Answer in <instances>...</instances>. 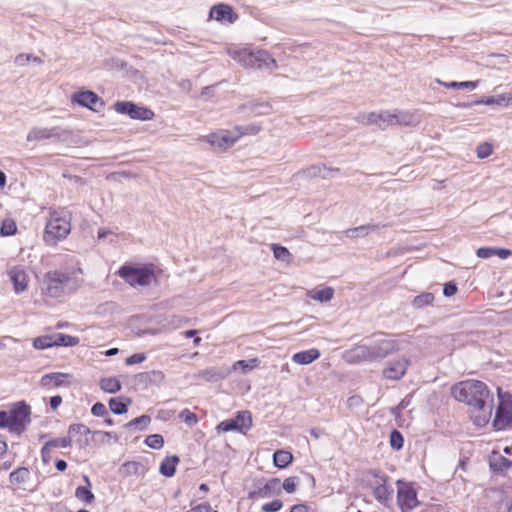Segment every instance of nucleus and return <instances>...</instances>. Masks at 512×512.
<instances>
[{
    "label": "nucleus",
    "instance_id": "f257e3e1",
    "mask_svg": "<svg viewBox=\"0 0 512 512\" xmlns=\"http://www.w3.org/2000/svg\"><path fill=\"white\" fill-rule=\"evenodd\" d=\"M452 395L457 401L464 402L467 405L484 413L486 416L492 414V398L486 384L478 380L462 381L452 387Z\"/></svg>",
    "mask_w": 512,
    "mask_h": 512
},
{
    "label": "nucleus",
    "instance_id": "f03ea898",
    "mask_svg": "<svg viewBox=\"0 0 512 512\" xmlns=\"http://www.w3.org/2000/svg\"><path fill=\"white\" fill-rule=\"evenodd\" d=\"M71 231V212L66 208H59L50 212L45 226L44 241L53 245L65 239Z\"/></svg>",
    "mask_w": 512,
    "mask_h": 512
},
{
    "label": "nucleus",
    "instance_id": "7ed1b4c3",
    "mask_svg": "<svg viewBox=\"0 0 512 512\" xmlns=\"http://www.w3.org/2000/svg\"><path fill=\"white\" fill-rule=\"evenodd\" d=\"M79 285L75 272L50 271L43 281V292L49 297L58 298L72 292Z\"/></svg>",
    "mask_w": 512,
    "mask_h": 512
},
{
    "label": "nucleus",
    "instance_id": "20e7f679",
    "mask_svg": "<svg viewBox=\"0 0 512 512\" xmlns=\"http://www.w3.org/2000/svg\"><path fill=\"white\" fill-rule=\"evenodd\" d=\"M227 54L239 62L245 68H273L276 67V60L265 50H250L230 46L226 49Z\"/></svg>",
    "mask_w": 512,
    "mask_h": 512
},
{
    "label": "nucleus",
    "instance_id": "39448f33",
    "mask_svg": "<svg viewBox=\"0 0 512 512\" xmlns=\"http://www.w3.org/2000/svg\"><path fill=\"white\" fill-rule=\"evenodd\" d=\"M117 274L132 287L148 286L156 281L153 265L124 264Z\"/></svg>",
    "mask_w": 512,
    "mask_h": 512
},
{
    "label": "nucleus",
    "instance_id": "423d86ee",
    "mask_svg": "<svg viewBox=\"0 0 512 512\" xmlns=\"http://www.w3.org/2000/svg\"><path fill=\"white\" fill-rule=\"evenodd\" d=\"M368 346L373 362L383 360L399 350L398 341L382 333L374 334Z\"/></svg>",
    "mask_w": 512,
    "mask_h": 512
},
{
    "label": "nucleus",
    "instance_id": "0eeeda50",
    "mask_svg": "<svg viewBox=\"0 0 512 512\" xmlns=\"http://www.w3.org/2000/svg\"><path fill=\"white\" fill-rule=\"evenodd\" d=\"M7 413V428L10 432L20 434L30 423V407L25 402H18L14 404Z\"/></svg>",
    "mask_w": 512,
    "mask_h": 512
},
{
    "label": "nucleus",
    "instance_id": "6e6552de",
    "mask_svg": "<svg viewBox=\"0 0 512 512\" xmlns=\"http://www.w3.org/2000/svg\"><path fill=\"white\" fill-rule=\"evenodd\" d=\"M499 406L493 421L496 430H504L512 424V396L498 388Z\"/></svg>",
    "mask_w": 512,
    "mask_h": 512
},
{
    "label": "nucleus",
    "instance_id": "1a4fd4ad",
    "mask_svg": "<svg viewBox=\"0 0 512 512\" xmlns=\"http://www.w3.org/2000/svg\"><path fill=\"white\" fill-rule=\"evenodd\" d=\"M397 503L402 512H409L419 505L417 493L411 484L398 480Z\"/></svg>",
    "mask_w": 512,
    "mask_h": 512
},
{
    "label": "nucleus",
    "instance_id": "9d476101",
    "mask_svg": "<svg viewBox=\"0 0 512 512\" xmlns=\"http://www.w3.org/2000/svg\"><path fill=\"white\" fill-rule=\"evenodd\" d=\"M79 342L78 338L62 334L55 333L51 335H44L34 339L33 346L36 349L42 350L51 348L54 346H66L71 347L77 345Z\"/></svg>",
    "mask_w": 512,
    "mask_h": 512
},
{
    "label": "nucleus",
    "instance_id": "9b49d317",
    "mask_svg": "<svg viewBox=\"0 0 512 512\" xmlns=\"http://www.w3.org/2000/svg\"><path fill=\"white\" fill-rule=\"evenodd\" d=\"M114 108L118 113L129 115L132 119L151 120L154 117V113L150 109L137 106L129 101H118Z\"/></svg>",
    "mask_w": 512,
    "mask_h": 512
},
{
    "label": "nucleus",
    "instance_id": "f8f14e48",
    "mask_svg": "<svg viewBox=\"0 0 512 512\" xmlns=\"http://www.w3.org/2000/svg\"><path fill=\"white\" fill-rule=\"evenodd\" d=\"M239 137L240 134H234L230 131L221 130L219 132L207 135L205 139L209 144H211V146L225 150L233 146Z\"/></svg>",
    "mask_w": 512,
    "mask_h": 512
},
{
    "label": "nucleus",
    "instance_id": "ddd939ff",
    "mask_svg": "<svg viewBox=\"0 0 512 512\" xmlns=\"http://www.w3.org/2000/svg\"><path fill=\"white\" fill-rule=\"evenodd\" d=\"M72 101L93 111H99V109L104 105L101 98L92 91H82L75 93L72 96Z\"/></svg>",
    "mask_w": 512,
    "mask_h": 512
},
{
    "label": "nucleus",
    "instance_id": "4468645a",
    "mask_svg": "<svg viewBox=\"0 0 512 512\" xmlns=\"http://www.w3.org/2000/svg\"><path fill=\"white\" fill-rule=\"evenodd\" d=\"M344 358L348 363L373 362L368 343L356 345L345 352Z\"/></svg>",
    "mask_w": 512,
    "mask_h": 512
},
{
    "label": "nucleus",
    "instance_id": "2eb2a0df",
    "mask_svg": "<svg viewBox=\"0 0 512 512\" xmlns=\"http://www.w3.org/2000/svg\"><path fill=\"white\" fill-rule=\"evenodd\" d=\"M408 366L409 360L406 358L391 361L383 370V376L390 380H399L405 375Z\"/></svg>",
    "mask_w": 512,
    "mask_h": 512
},
{
    "label": "nucleus",
    "instance_id": "dca6fc26",
    "mask_svg": "<svg viewBox=\"0 0 512 512\" xmlns=\"http://www.w3.org/2000/svg\"><path fill=\"white\" fill-rule=\"evenodd\" d=\"M15 293L24 292L28 287V275L23 267L14 266L8 271Z\"/></svg>",
    "mask_w": 512,
    "mask_h": 512
},
{
    "label": "nucleus",
    "instance_id": "f3484780",
    "mask_svg": "<svg viewBox=\"0 0 512 512\" xmlns=\"http://www.w3.org/2000/svg\"><path fill=\"white\" fill-rule=\"evenodd\" d=\"M209 17L218 22L227 21L228 23H233L237 19L233 9L226 4L214 5L210 9Z\"/></svg>",
    "mask_w": 512,
    "mask_h": 512
},
{
    "label": "nucleus",
    "instance_id": "a211bd4d",
    "mask_svg": "<svg viewBox=\"0 0 512 512\" xmlns=\"http://www.w3.org/2000/svg\"><path fill=\"white\" fill-rule=\"evenodd\" d=\"M59 137H60V131H59L58 127H52V128L34 127L29 131L26 139L29 142H33V141H42V140H48L51 138H59Z\"/></svg>",
    "mask_w": 512,
    "mask_h": 512
},
{
    "label": "nucleus",
    "instance_id": "6ab92c4d",
    "mask_svg": "<svg viewBox=\"0 0 512 512\" xmlns=\"http://www.w3.org/2000/svg\"><path fill=\"white\" fill-rule=\"evenodd\" d=\"M71 378L70 374L54 372L43 375L40 382L42 386L65 387L70 384Z\"/></svg>",
    "mask_w": 512,
    "mask_h": 512
},
{
    "label": "nucleus",
    "instance_id": "aec40b11",
    "mask_svg": "<svg viewBox=\"0 0 512 512\" xmlns=\"http://www.w3.org/2000/svg\"><path fill=\"white\" fill-rule=\"evenodd\" d=\"M372 494L379 504L388 509L393 507L394 489L387 483L382 487H376Z\"/></svg>",
    "mask_w": 512,
    "mask_h": 512
},
{
    "label": "nucleus",
    "instance_id": "412c9836",
    "mask_svg": "<svg viewBox=\"0 0 512 512\" xmlns=\"http://www.w3.org/2000/svg\"><path fill=\"white\" fill-rule=\"evenodd\" d=\"M281 493V482L278 478L268 480L263 486L253 492L259 498H269Z\"/></svg>",
    "mask_w": 512,
    "mask_h": 512
},
{
    "label": "nucleus",
    "instance_id": "4be33fe9",
    "mask_svg": "<svg viewBox=\"0 0 512 512\" xmlns=\"http://www.w3.org/2000/svg\"><path fill=\"white\" fill-rule=\"evenodd\" d=\"M231 373V369L228 367H209L203 370H200L197 374L199 378H202L206 381H218L220 379H224Z\"/></svg>",
    "mask_w": 512,
    "mask_h": 512
},
{
    "label": "nucleus",
    "instance_id": "5701e85b",
    "mask_svg": "<svg viewBox=\"0 0 512 512\" xmlns=\"http://www.w3.org/2000/svg\"><path fill=\"white\" fill-rule=\"evenodd\" d=\"M320 357V351L312 348L305 351H300L292 356V361L299 365H308Z\"/></svg>",
    "mask_w": 512,
    "mask_h": 512
},
{
    "label": "nucleus",
    "instance_id": "b1692460",
    "mask_svg": "<svg viewBox=\"0 0 512 512\" xmlns=\"http://www.w3.org/2000/svg\"><path fill=\"white\" fill-rule=\"evenodd\" d=\"M307 296L318 302H329L333 299L334 290L331 287H322L309 290Z\"/></svg>",
    "mask_w": 512,
    "mask_h": 512
},
{
    "label": "nucleus",
    "instance_id": "393cba45",
    "mask_svg": "<svg viewBox=\"0 0 512 512\" xmlns=\"http://www.w3.org/2000/svg\"><path fill=\"white\" fill-rule=\"evenodd\" d=\"M367 486L373 492L376 487H382L388 482V476L380 471L373 470L367 473Z\"/></svg>",
    "mask_w": 512,
    "mask_h": 512
},
{
    "label": "nucleus",
    "instance_id": "a878e982",
    "mask_svg": "<svg viewBox=\"0 0 512 512\" xmlns=\"http://www.w3.org/2000/svg\"><path fill=\"white\" fill-rule=\"evenodd\" d=\"M511 102H512V95L502 94V95H498V96H489V97L482 98L480 100L475 101V104L507 106Z\"/></svg>",
    "mask_w": 512,
    "mask_h": 512
},
{
    "label": "nucleus",
    "instance_id": "bb28decb",
    "mask_svg": "<svg viewBox=\"0 0 512 512\" xmlns=\"http://www.w3.org/2000/svg\"><path fill=\"white\" fill-rule=\"evenodd\" d=\"M72 444V441L70 440V437L68 435L63 438H55L51 439L42 447V456L45 459L46 453H48L52 448H67L70 447Z\"/></svg>",
    "mask_w": 512,
    "mask_h": 512
},
{
    "label": "nucleus",
    "instance_id": "cd10ccee",
    "mask_svg": "<svg viewBox=\"0 0 512 512\" xmlns=\"http://www.w3.org/2000/svg\"><path fill=\"white\" fill-rule=\"evenodd\" d=\"M379 228L376 224H367L355 228H350L345 231V235L348 238L364 237L370 232L375 231Z\"/></svg>",
    "mask_w": 512,
    "mask_h": 512
},
{
    "label": "nucleus",
    "instance_id": "c85d7f7f",
    "mask_svg": "<svg viewBox=\"0 0 512 512\" xmlns=\"http://www.w3.org/2000/svg\"><path fill=\"white\" fill-rule=\"evenodd\" d=\"M397 123L404 126H415L419 123V116L409 111H396Z\"/></svg>",
    "mask_w": 512,
    "mask_h": 512
},
{
    "label": "nucleus",
    "instance_id": "c756f323",
    "mask_svg": "<svg viewBox=\"0 0 512 512\" xmlns=\"http://www.w3.org/2000/svg\"><path fill=\"white\" fill-rule=\"evenodd\" d=\"M178 462L179 458L177 456L166 457L160 465V473L166 477L173 476Z\"/></svg>",
    "mask_w": 512,
    "mask_h": 512
},
{
    "label": "nucleus",
    "instance_id": "7c9ffc66",
    "mask_svg": "<svg viewBox=\"0 0 512 512\" xmlns=\"http://www.w3.org/2000/svg\"><path fill=\"white\" fill-rule=\"evenodd\" d=\"M239 432H245L252 426V417L249 411H239L234 418Z\"/></svg>",
    "mask_w": 512,
    "mask_h": 512
},
{
    "label": "nucleus",
    "instance_id": "2f4dec72",
    "mask_svg": "<svg viewBox=\"0 0 512 512\" xmlns=\"http://www.w3.org/2000/svg\"><path fill=\"white\" fill-rule=\"evenodd\" d=\"M292 460V454L285 450H277L273 455L274 465L281 469L286 468Z\"/></svg>",
    "mask_w": 512,
    "mask_h": 512
},
{
    "label": "nucleus",
    "instance_id": "473e14b6",
    "mask_svg": "<svg viewBox=\"0 0 512 512\" xmlns=\"http://www.w3.org/2000/svg\"><path fill=\"white\" fill-rule=\"evenodd\" d=\"M100 388L107 393H116L121 389V382L116 377H107L100 380Z\"/></svg>",
    "mask_w": 512,
    "mask_h": 512
},
{
    "label": "nucleus",
    "instance_id": "72a5a7b5",
    "mask_svg": "<svg viewBox=\"0 0 512 512\" xmlns=\"http://www.w3.org/2000/svg\"><path fill=\"white\" fill-rule=\"evenodd\" d=\"M258 364H259V361L256 358L249 359V360H238L233 364L232 368H230V369L233 371H241L242 373L245 374V373L253 370L254 368H256L258 366Z\"/></svg>",
    "mask_w": 512,
    "mask_h": 512
},
{
    "label": "nucleus",
    "instance_id": "f704fd0d",
    "mask_svg": "<svg viewBox=\"0 0 512 512\" xmlns=\"http://www.w3.org/2000/svg\"><path fill=\"white\" fill-rule=\"evenodd\" d=\"M123 473L132 476V475H142L145 472V467L136 461H128L122 465Z\"/></svg>",
    "mask_w": 512,
    "mask_h": 512
},
{
    "label": "nucleus",
    "instance_id": "c9c22d12",
    "mask_svg": "<svg viewBox=\"0 0 512 512\" xmlns=\"http://www.w3.org/2000/svg\"><path fill=\"white\" fill-rule=\"evenodd\" d=\"M130 403V399H126L125 401H123L122 399L119 398H111L109 400V407L114 414L121 415L127 412V407L128 404Z\"/></svg>",
    "mask_w": 512,
    "mask_h": 512
},
{
    "label": "nucleus",
    "instance_id": "e433bc0d",
    "mask_svg": "<svg viewBox=\"0 0 512 512\" xmlns=\"http://www.w3.org/2000/svg\"><path fill=\"white\" fill-rule=\"evenodd\" d=\"M438 84L443 85L447 88H453V89H469L474 90L477 86L479 81H463V82H443L439 79L436 80Z\"/></svg>",
    "mask_w": 512,
    "mask_h": 512
},
{
    "label": "nucleus",
    "instance_id": "4c0bfd02",
    "mask_svg": "<svg viewBox=\"0 0 512 512\" xmlns=\"http://www.w3.org/2000/svg\"><path fill=\"white\" fill-rule=\"evenodd\" d=\"M29 474L30 473L27 468L21 467L10 473L9 480L11 483L22 484L28 480Z\"/></svg>",
    "mask_w": 512,
    "mask_h": 512
},
{
    "label": "nucleus",
    "instance_id": "58836bf2",
    "mask_svg": "<svg viewBox=\"0 0 512 512\" xmlns=\"http://www.w3.org/2000/svg\"><path fill=\"white\" fill-rule=\"evenodd\" d=\"M434 301V295L430 292L422 293L418 296H416L413 299L412 305L417 308L421 309L427 305L432 304Z\"/></svg>",
    "mask_w": 512,
    "mask_h": 512
},
{
    "label": "nucleus",
    "instance_id": "ea45409f",
    "mask_svg": "<svg viewBox=\"0 0 512 512\" xmlns=\"http://www.w3.org/2000/svg\"><path fill=\"white\" fill-rule=\"evenodd\" d=\"M90 432V429L84 424H71L68 428V437L72 441L76 436L86 437Z\"/></svg>",
    "mask_w": 512,
    "mask_h": 512
},
{
    "label": "nucleus",
    "instance_id": "a19ab883",
    "mask_svg": "<svg viewBox=\"0 0 512 512\" xmlns=\"http://www.w3.org/2000/svg\"><path fill=\"white\" fill-rule=\"evenodd\" d=\"M91 487L79 486L76 488L75 496L86 503H91L94 500V494L90 490Z\"/></svg>",
    "mask_w": 512,
    "mask_h": 512
},
{
    "label": "nucleus",
    "instance_id": "79ce46f5",
    "mask_svg": "<svg viewBox=\"0 0 512 512\" xmlns=\"http://www.w3.org/2000/svg\"><path fill=\"white\" fill-rule=\"evenodd\" d=\"M17 226L16 223L11 219L3 220L0 227V234L2 236H12L16 233Z\"/></svg>",
    "mask_w": 512,
    "mask_h": 512
},
{
    "label": "nucleus",
    "instance_id": "37998d69",
    "mask_svg": "<svg viewBox=\"0 0 512 512\" xmlns=\"http://www.w3.org/2000/svg\"><path fill=\"white\" fill-rule=\"evenodd\" d=\"M145 444L152 449H161L164 445V438L160 434H152L146 437Z\"/></svg>",
    "mask_w": 512,
    "mask_h": 512
},
{
    "label": "nucleus",
    "instance_id": "c03bdc74",
    "mask_svg": "<svg viewBox=\"0 0 512 512\" xmlns=\"http://www.w3.org/2000/svg\"><path fill=\"white\" fill-rule=\"evenodd\" d=\"M35 62L37 64H42L43 63V60L37 56H33L31 54H19L15 57V64L17 66H24L26 65L28 62Z\"/></svg>",
    "mask_w": 512,
    "mask_h": 512
},
{
    "label": "nucleus",
    "instance_id": "a18cd8bd",
    "mask_svg": "<svg viewBox=\"0 0 512 512\" xmlns=\"http://www.w3.org/2000/svg\"><path fill=\"white\" fill-rule=\"evenodd\" d=\"M272 250L274 253V257L278 260L289 261L291 258V253L289 252V250L286 247H283V246H280L277 244H273Z\"/></svg>",
    "mask_w": 512,
    "mask_h": 512
},
{
    "label": "nucleus",
    "instance_id": "49530a36",
    "mask_svg": "<svg viewBox=\"0 0 512 512\" xmlns=\"http://www.w3.org/2000/svg\"><path fill=\"white\" fill-rule=\"evenodd\" d=\"M150 421H151V418L148 415H141L140 417H137V418L131 420L127 425L129 427H135L140 430H143L144 428H146L148 426Z\"/></svg>",
    "mask_w": 512,
    "mask_h": 512
},
{
    "label": "nucleus",
    "instance_id": "de8ad7c7",
    "mask_svg": "<svg viewBox=\"0 0 512 512\" xmlns=\"http://www.w3.org/2000/svg\"><path fill=\"white\" fill-rule=\"evenodd\" d=\"M403 443L404 440L402 434L397 430H393L390 435L391 446L396 450H400L403 447Z\"/></svg>",
    "mask_w": 512,
    "mask_h": 512
},
{
    "label": "nucleus",
    "instance_id": "09e8293b",
    "mask_svg": "<svg viewBox=\"0 0 512 512\" xmlns=\"http://www.w3.org/2000/svg\"><path fill=\"white\" fill-rule=\"evenodd\" d=\"M179 418L189 426H193L198 422L197 416L188 409H183L179 413Z\"/></svg>",
    "mask_w": 512,
    "mask_h": 512
},
{
    "label": "nucleus",
    "instance_id": "8fccbe9b",
    "mask_svg": "<svg viewBox=\"0 0 512 512\" xmlns=\"http://www.w3.org/2000/svg\"><path fill=\"white\" fill-rule=\"evenodd\" d=\"M272 108L268 103H254L251 106V111L256 115H268L270 114Z\"/></svg>",
    "mask_w": 512,
    "mask_h": 512
},
{
    "label": "nucleus",
    "instance_id": "3c124183",
    "mask_svg": "<svg viewBox=\"0 0 512 512\" xmlns=\"http://www.w3.org/2000/svg\"><path fill=\"white\" fill-rule=\"evenodd\" d=\"M491 467L494 470L505 471L512 467V461L504 457H499L498 461L491 463Z\"/></svg>",
    "mask_w": 512,
    "mask_h": 512
},
{
    "label": "nucleus",
    "instance_id": "603ef678",
    "mask_svg": "<svg viewBox=\"0 0 512 512\" xmlns=\"http://www.w3.org/2000/svg\"><path fill=\"white\" fill-rule=\"evenodd\" d=\"M217 429L223 432L238 431V426L233 418L220 422L217 426Z\"/></svg>",
    "mask_w": 512,
    "mask_h": 512
},
{
    "label": "nucleus",
    "instance_id": "864d4df0",
    "mask_svg": "<svg viewBox=\"0 0 512 512\" xmlns=\"http://www.w3.org/2000/svg\"><path fill=\"white\" fill-rule=\"evenodd\" d=\"M297 477H288L281 484V490L284 489L288 493H293L296 490Z\"/></svg>",
    "mask_w": 512,
    "mask_h": 512
},
{
    "label": "nucleus",
    "instance_id": "5fc2aeb1",
    "mask_svg": "<svg viewBox=\"0 0 512 512\" xmlns=\"http://www.w3.org/2000/svg\"><path fill=\"white\" fill-rule=\"evenodd\" d=\"M492 151V146L489 143H482L477 147V156L484 159L490 156Z\"/></svg>",
    "mask_w": 512,
    "mask_h": 512
},
{
    "label": "nucleus",
    "instance_id": "6e6d98bb",
    "mask_svg": "<svg viewBox=\"0 0 512 512\" xmlns=\"http://www.w3.org/2000/svg\"><path fill=\"white\" fill-rule=\"evenodd\" d=\"M312 170H313V174L316 175H320L322 177H328V174L330 172H338L339 169L338 168H327L325 165H322V166H314L312 167Z\"/></svg>",
    "mask_w": 512,
    "mask_h": 512
},
{
    "label": "nucleus",
    "instance_id": "4d7b16f0",
    "mask_svg": "<svg viewBox=\"0 0 512 512\" xmlns=\"http://www.w3.org/2000/svg\"><path fill=\"white\" fill-rule=\"evenodd\" d=\"M283 506L282 501L280 500H273L269 503H265L262 506V510L265 512H276L279 511Z\"/></svg>",
    "mask_w": 512,
    "mask_h": 512
},
{
    "label": "nucleus",
    "instance_id": "13d9d810",
    "mask_svg": "<svg viewBox=\"0 0 512 512\" xmlns=\"http://www.w3.org/2000/svg\"><path fill=\"white\" fill-rule=\"evenodd\" d=\"M91 413L94 415V416H97V417H103L105 415L108 414V411L106 409V406L101 403V402H97L95 403L92 408H91Z\"/></svg>",
    "mask_w": 512,
    "mask_h": 512
},
{
    "label": "nucleus",
    "instance_id": "bf43d9fd",
    "mask_svg": "<svg viewBox=\"0 0 512 512\" xmlns=\"http://www.w3.org/2000/svg\"><path fill=\"white\" fill-rule=\"evenodd\" d=\"M380 119L382 122L387 123L388 125H396L397 117L396 112L391 113L388 111L381 112Z\"/></svg>",
    "mask_w": 512,
    "mask_h": 512
},
{
    "label": "nucleus",
    "instance_id": "052dcab7",
    "mask_svg": "<svg viewBox=\"0 0 512 512\" xmlns=\"http://www.w3.org/2000/svg\"><path fill=\"white\" fill-rule=\"evenodd\" d=\"M476 254L479 258L487 259L496 255V248L481 247L477 250Z\"/></svg>",
    "mask_w": 512,
    "mask_h": 512
},
{
    "label": "nucleus",
    "instance_id": "680f3d73",
    "mask_svg": "<svg viewBox=\"0 0 512 512\" xmlns=\"http://www.w3.org/2000/svg\"><path fill=\"white\" fill-rule=\"evenodd\" d=\"M145 359L146 355L144 353H136L126 358L125 363L126 365L131 366L134 364L142 363L145 361Z\"/></svg>",
    "mask_w": 512,
    "mask_h": 512
},
{
    "label": "nucleus",
    "instance_id": "e2e57ef3",
    "mask_svg": "<svg viewBox=\"0 0 512 512\" xmlns=\"http://www.w3.org/2000/svg\"><path fill=\"white\" fill-rule=\"evenodd\" d=\"M456 292H457V286L454 283L448 282L444 285L443 294L446 297H451V296L455 295Z\"/></svg>",
    "mask_w": 512,
    "mask_h": 512
},
{
    "label": "nucleus",
    "instance_id": "0e129e2a",
    "mask_svg": "<svg viewBox=\"0 0 512 512\" xmlns=\"http://www.w3.org/2000/svg\"><path fill=\"white\" fill-rule=\"evenodd\" d=\"M188 512H218L211 508L209 504H199L198 506L192 508Z\"/></svg>",
    "mask_w": 512,
    "mask_h": 512
},
{
    "label": "nucleus",
    "instance_id": "69168bd1",
    "mask_svg": "<svg viewBox=\"0 0 512 512\" xmlns=\"http://www.w3.org/2000/svg\"><path fill=\"white\" fill-rule=\"evenodd\" d=\"M380 115H381V113H375V112L369 113L367 115L366 123L367 124H377V123H379L381 121Z\"/></svg>",
    "mask_w": 512,
    "mask_h": 512
},
{
    "label": "nucleus",
    "instance_id": "338daca9",
    "mask_svg": "<svg viewBox=\"0 0 512 512\" xmlns=\"http://www.w3.org/2000/svg\"><path fill=\"white\" fill-rule=\"evenodd\" d=\"M61 403H62V398H61V396H58V395L51 397L50 401H49L50 407L52 409H57Z\"/></svg>",
    "mask_w": 512,
    "mask_h": 512
},
{
    "label": "nucleus",
    "instance_id": "774afa93",
    "mask_svg": "<svg viewBox=\"0 0 512 512\" xmlns=\"http://www.w3.org/2000/svg\"><path fill=\"white\" fill-rule=\"evenodd\" d=\"M290 512H308V507L305 504H296L291 507Z\"/></svg>",
    "mask_w": 512,
    "mask_h": 512
}]
</instances>
